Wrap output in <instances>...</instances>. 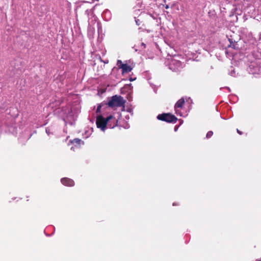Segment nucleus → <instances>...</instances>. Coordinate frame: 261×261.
Here are the masks:
<instances>
[{
  "label": "nucleus",
  "instance_id": "obj_1",
  "mask_svg": "<svg viewBox=\"0 0 261 261\" xmlns=\"http://www.w3.org/2000/svg\"><path fill=\"white\" fill-rule=\"evenodd\" d=\"M118 119L113 115H110L105 119L102 116H99L97 117L96 125L98 128L104 131L106 125L111 128L117 126Z\"/></svg>",
  "mask_w": 261,
  "mask_h": 261
},
{
  "label": "nucleus",
  "instance_id": "obj_2",
  "mask_svg": "<svg viewBox=\"0 0 261 261\" xmlns=\"http://www.w3.org/2000/svg\"><path fill=\"white\" fill-rule=\"evenodd\" d=\"M125 100L119 95L113 96L108 101V105L111 108L120 107L123 106Z\"/></svg>",
  "mask_w": 261,
  "mask_h": 261
},
{
  "label": "nucleus",
  "instance_id": "obj_3",
  "mask_svg": "<svg viewBox=\"0 0 261 261\" xmlns=\"http://www.w3.org/2000/svg\"><path fill=\"white\" fill-rule=\"evenodd\" d=\"M157 119L168 123H176L177 120V118L174 115L170 113L159 114L157 116Z\"/></svg>",
  "mask_w": 261,
  "mask_h": 261
},
{
  "label": "nucleus",
  "instance_id": "obj_4",
  "mask_svg": "<svg viewBox=\"0 0 261 261\" xmlns=\"http://www.w3.org/2000/svg\"><path fill=\"white\" fill-rule=\"evenodd\" d=\"M185 103V99L182 97L180 99H179L175 103L174 106V109L176 111V113H178V109H182L184 107V105Z\"/></svg>",
  "mask_w": 261,
  "mask_h": 261
},
{
  "label": "nucleus",
  "instance_id": "obj_5",
  "mask_svg": "<svg viewBox=\"0 0 261 261\" xmlns=\"http://www.w3.org/2000/svg\"><path fill=\"white\" fill-rule=\"evenodd\" d=\"M61 181L62 184L67 186H73L74 185L73 180L68 178H63L61 179Z\"/></svg>",
  "mask_w": 261,
  "mask_h": 261
},
{
  "label": "nucleus",
  "instance_id": "obj_6",
  "mask_svg": "<svg viewBox=\"0 0 261 261\" xmlns=\"http://www.w3.org/2000/svg\"><path fill=\"white\" fill-rule=\"evenodd\" d=\"M121 69H122L123 73H128L132 71V68L130 66L125 64V65H122Z\"/></svg>",
  "mask_w": 261,
  "mask_h": 261
},
{
  "label": "nucleus",
  "instance_id": "obj_7",
  "mask_svg": "<svg viewBox=\"0 0 261 261\" xmlns=\"http://www.w3.org/2000/svg\"><path fill=\"white\" fill-rule=\"evenodd\" d=\"M160 1L164 2V4L162 3H159L160 6H162L163 7H165L166 9H169L170 8V4H166V0H160Z\"/></svg>",
  "mask_w": 261,
  "mask_h": 261
},
{
  "label": "nucleus",
  "instance_id": "obj_8",
  "mask_svg": "<svg viewBox=\"0 0 261 261\" xmlns=\"http://www.w3.org/2000/svg\"><path fill=\"white\" fill-rule=\"evenodd\" d=\"M82 141L79 139H74L73 140L71 141V143L72 144H75V145H77L80 146Z\"/></svg>",
  "mask_w": 261,
  "mask_h": 261
},
{
  "label": "nucleus",
  "instance_id": "obj_9",
  "mask_svg": "<svg viewBox=\"0 0 261 261\" xmlns=\"http://www.w3.org/2000/svg\"><path fill=\"white\" fill-rule=\"evenodd\" d=\"M125 64H123L121 60H118L117 65L119 68L121 69L122 65H125Z\"/></svg>",
  "mask_w": 261,
  "mask_h": 261
},
{
  "label": "nucleus",
  "instance_id": "obj_10",
  "mask_svg": "<svg viewBox=\"0 0 261 261\" xmlns=\"http://www.w3.org/2000/svg\"><path fill=\"white\" fill-rule=\"evenodd\" d=\"M213 135V132L212 131H209L207 132L206 137L208 139L210 138Z\"/></svg>",
  "mask_w": 261,
  "mask_h": 261
},
{
  "label": "nucleus",
  "instance_id": "obj_11",
  "mask_svg": "<svg viewBox=\"0 0 261 261\" xmlns=\"http://www.w3.org/2000/svg\"><path fill=\"white\" fill-rule=\"evenodd\" d=\"M229 41H230V39H229ZM230 44L229 45V46H232V48H234V49H235V48H236V47H235L234 45V44H232V46L231 45V43H232V42H231V41H230Z\"/></svg>",
  "mask_w": 261,
  "mask_h": 261
},
{
  "label": "nucleus",
  "instance_id": "obj_12",
  "mask_svg": "<svg viewBox=\"0 0 261 261\" xmlns=\"http://www.w3.org/2000/svg\"><path fill=\"white\" fill-rule=\"evenodd\" d=\"M110 123L112 125H113L114 124V120L113 119L111 120L110 121Z\"/></svg>",
  "mask_w": 261,
  "mask_h": 261
},
{
  "label": "nucleus",
  "instance_id": "obj_13",
  "mask_svg": "<svg viewBox=\"0 0 261 261\" xmlns=\"http://www.w3.org/2000/svg\"><path fill=\"white\" fill-rule=\"evenodd\" d=\"M136 22L137 25H139L140 24L139 20V19L136 20Z\"/></svg>",
  "mask_w": 261,
  "mask_h": 261
},
{
  "label": "nucleus",
  "instance_id": "obj_14",
  "mask_svg": "<svg viewBox=\"0 0 261 261\" xmlns=\"http://www.w3.org/2000/svg\"><path fill=\"white\" fill-rule=\"evenodd\" d=\"M237 132L238 133H239L240 135H242V132H241L240 130H239L238 129H237Z\"/></svg>",
  "mask_w": 261,
  "mask_h": 261
},
{
  "label": "nucleus",
  "instance_id": "obj_15",
  "mask_svg": "<svg viewBox=\"0 0 261 261\" xmlns=\"http://www.w3.org/2000/svg\"><path fill=\"white\" fill-rule=\"evenodd\" d=\"M100 108H101V107L100 106H98L97 109L96 111L97 112L99 111L100 110Z\"/></svg>",
  "mask_w": 261,
  "mask_h": 261
},
{
  "label": "nucleus",
  "instance_id": "obj_16",
  "mask_svg": "<svg viewBox=\"0 0 261 261\" xmlns=\"http://www.w3.org/2000/svg\"><path fill=\"white\" fill-rule=\"evenodd\" d=\"M142 45H143L144 46V47H145V44L144 43H142Z\"/></svg>",
  "mask_w": 261,
  "mask_h": 261
},
{
  "label": "nucleus",
  "instance_id": "obj_17",
  "mask_svg": "<svg viewBox=\"0 0 261 261\" xmlns=\"http://www.w3.org/2000/svg\"><path fill=\"white\" fill-rule=\"evenodd\" d=\"M178 205V204H176V203H173V205Z\"/></svg>",
  "mask_w": 261,
  "mask_h": 261
},
{
  "label": "nucleus",
  "instance_id": "obj_18",
  "mask_svg": "<svg viewBox=\"0 0 261 261\" xmlns=\"http://www.w3.org/2000/svg\"><path fill=\"white\" fill-rule=\"evenodd\" d=\"M46 133L48 134L49 131H48L47 129H46Z\"/></svg>",
  "mask_w": 261,
  "mask_h": 261
},
{
  "label": "nucleus",
  "instance_id": "obj_19",
  "mask_svg": "<svg viewBox=\"0 0 261 261\" xmlns=\"http://www.w3.org/2000/svg\"><path fill=\"white\" fill-rule=\"evenodd\" d=\"M46 133L48 134L49 131H48L47 129H46Z\"/></svg>",
  "mask_w": 261,
  "mask_h": 261
},
{
  "label": "nucleus",
  "instance_id": "obj_20",
  "mask_svg": "<svg viewBox=\"0 0 261 261\" xmlns=\"http://www.w3.org/2000/svg\"><path fill=\"white\" fill-rule=\"evenodd\" d=\"M129 80H130V81H133V80H134V79H132V78H130Z\"/></svg>",
  "mask_w": 261,
  "mask_h": 261
},
{
  "label": "nucleus",
  "instance_id": "obj_21",
  "mask_svg": "<svg viewBox=\"0 0 261 261\" xmlns=\"http://www.w3.org/2000/svg\"><path fill=\"white\" fill-rule=\"evenodd\" d=\"M257 261H261V260H257Z\"/></svg>",
  "mask_w": 261,
  "mask_h": 261
}]
</instances>
